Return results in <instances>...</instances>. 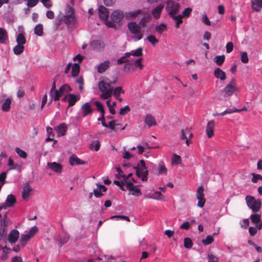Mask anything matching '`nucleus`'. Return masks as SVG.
Segmentation results:
<instances>
[{
  "instance_id": "1",
  "label": "nucleus",
  "mask_w": 262,
  "mask_h": 262,
  "mask_svg": "<svg viewBox=\"0 0 262 262\" xmlns=\"http://www.w3.org/2000/svg\"><path fill=\"white\" fill-rule=\"evenodd\" d=\"M116 81H111L107 78H104L98 82V89L101 93L100 95L101 99H108L111 97L114 91L112 85Z\"/></svg>"
},
{
  "instance_id": "2",
  "label": "nucleus",
  "mask_w": 262,
  "mask_h": 262,
  "mask_svg": "<svg viewBox=\"0 0 262 262\" xmlns=\"http://www.w3.org/2000/svg\"><path fill=\"white\" fill-rule=\"evenodd\" d=\"M125 17V14L120 10L114 11L110 16L111 20H106L105 25L110 28L117 29V24H119Z\"/></svg>"
},
{
  "instance_id": "3",
  "label": "nucleus",
  "mask_w": 262,
  "mask_h": 262,
  "mask_svg": "<svg viewBox=\"0 0 262 262\" xmlns=\"http://www.w3.org/2000/svg\"><path fill=\"white\" fill-rule=\"evenodd\" d=\"M136 170V175L141 179L142 181H147L148 180V171L145 165V161L141 160L134 167Z\"/></svg>"
},
{
  "instance_id": "4",
  "label": "nucleus",
  "mask_w": 262,
  "mask_h": 262,
  "mask_svg": "<svg viewBox=\"0 0 262 262\" xmlns=\"http://www.w3.org/2000/svg\"><path fill=\"white\" fill-rule=\"evenodd\" d=\"M127 27L133 34L132 38L134 41H137L143 38V34L141 31L139 24L138 25L134 21L130 22L128 24Z\"/></svg>"
},
{
  "instance_id": "5",
  "label": "nucleus",
  "mask_w": 262,
  "mask_h": 262,
  "mask_svg": "<svg viewBox=\"0 0 262 262\" xmlns=\"http://www.w3.org/2000/svg\"><path fill=\"white\" fill-rule=\"evenodd\" d=\"M180 6L179 4L172 0L166 2L165 9L168 15L171 17L176 15L179 12Z\"/></svg>"
},
{
  "instance_id": "6",
  "label": "nucleus",
  "mask_w": 262,
  "mask_h": 262,
  "mask_svg": "<svg viewBox=\"0 0 262 262\" xmlns=\"http://www.w3.org/2000/svg\"><path fill=\"white\" fill-rule=\"evenodd\" d=\"M238 91L234 79L227 84L222 90L221 92L225 97H229L232 96L235 92Z\"/></svg>"
},
{
  "instance_id": "7",
  "label": "nucleus",
  "mask_w": 262,
  "mask_h": 262,
  "mask_svg": "<svg viewBox=\"0 0 262 262\" xmlns=\"http://www.w3.org/2000/svg\"><path fill=\"white\" fill-rule=\"evenodd\" d=\"M246 201L248 206L254 212H258L261 206L260 200H255V199L251 195H247L246 197Z\"/></svg>"
},
{
  "instance_id": "8",
  "label": "nucleus",
  "mask_w": 262,
  "mask_h": 262,
  "mask_svg": "<svg viewBox=\"0 0 262 262\" xmlns=\"http://www.w3.org/2000/svg\"><path fill=\"white\" fill-rule=\"evenodd\" d=\"M193 133L189 128H185L181 129L179 136L180 140L185 142L187 146L191 143V139L193 137Z\"/></svg>"
},
{
  "instance_id": "9",
  "label": "nucleus",
  "mask_w": 262,
  "mask_h": 262,
  "mask_svg": "<svg viewBox=\"0 0 262 262\" xmlns=\"http://www.w3.org/2000/svg\"><path fill=\"white\" fill-rule=\"evenodd\" d=\"M196 197L198 200V206L202 208L205 204V199H204V188L202 186H199L196 190Z\"/></svg>"
},
{
  "instance_id": "10",
  "label": "nucleus",
  "mask_w": 262,
  "mask_h": 262,
  "mask_svg": "<svg viewBox=\"0 0 262 262\" xmlns=\"http://www.w3.org/2000/svg\"><path fill=\"white\" fill-rule=\"evenodd\" d=\"M33 189L29 183H26L23 187L22 191V198L25 201H28L29 197L33 194Z\"/></svg>"
},
{
  "instance_id": "11",
  "label": "nucleus",
  "mask_w": 262,
  "mask_h": 262,
  "mask_svg": "<svg viewBox=\"0 0 262 262\" xmlns=\"http://www.w3.org/2000/svg\"><path fill=\"white\" fill-rule=\"evenodd\" d=\"M80 111L81 116L83 117H86L88 115H91L93 112V110L91 106L88 102L84 103L81 107Z\"/></svg>"
},
{
  "instance_id": "12",
  "label": "nucleus",
  "mask_w": 262,
  "mask_h": 262,
  "mask_svg": "<svg viewBox=\"0 0 262 262\" xmlns=\"http://www.w3.org/2000/svg\"><path fill=\"white\" fill-rule=\"evenodd\" d=\"M142 14H143V11L141 9L134 10L126 12L125 17L126 19H133Z\"/></svg>"
},
{
  "instance_id": "13",
  "label": "nucleus",
  "mask_w": 262,
  "mask_h": 262,
  "mask_svg": "<svg viewBox=\"0 0 262 262\" xmlns=\"http://www.w3.org/2000/svg\"><path fill=\"white\" fill-rule=\"evenodd\" d=\"M214 127L215 122L214 120H211L208 122L206 128V133L209 138L213 136Z\"/></svg>"
},
{
  "instance_id": "14",
  "label": "nucleus",
  "mask_w": 262,
  "mask_h": 262,
  "mask_svg": "<svg viewBox=\"0 0 262 262\" xmlns=\"http://www.w3.org/2000/svg\"><path fill=\"white\" fill-rule=\"evenodd\" d=\"M91 48L94 50L101 51L105 47L104 43L99 40H94L90 43Z\"/></svg>"
},
{
  "instance_id": "15",
  "label": "nucleus",
  "mask_w": 262,
  "mask_h": 262,
  "mask_svg": "<svg viewBox=\"0 0 262 262\" xmlns=\"http://www.w3.org/2000/svg\"><path fill=\"white\" fill-rule=\"evenodd\" d=\"M74 20V9L70 7L69 8L68 14L64 16V22L67 24H71Z\"/></svg>"
},
{
  "instance_id": "16",
  "label": "nucleus",
  "mask_w": 262,
  "mask_h": 262,
  "mask_svg": "<svg viewBox=\"0 0 262 262\" xmlns=\"http://www.w3.org/2000/svg\"><path fill=\"white\" fill-rule=\"evenodd\" d=\"M70 164L72 166L76 165H85L86 162L81 160L75 155H72L69 158Z\"/></svg>"
},
{
  "instance_id": "17",
  "label": "nucleus",
  "mask_w": 262,
  "mask_h": 262,
  "mask_svg": "<svg viewBox=\"0 0 262 262\" xmlns=\"http://www.w3.org/2000/svg\"><path fill=\"white\" fill-rule=\"evenodd\" d=\"M98 12L100 19L106 21L109 16V12L107 9L103 6H101L99 7Z\"/></svg>"
},
{
  "instance_id": "18",
  "label": "nucleus",
  "mask_w": 262,
  "mask_h": 262,
  "mask_svg": "<svg viewBox=\"0 0 262 262\" xmlns=\"http://www.w3.org/2000/svg\"><path fill=\"white\" fill-rule=\"evenodd\" d=\"M19 236V232L15 229L12 230L9 234L8 241L11 244H14L17 241Z\"/></svg>"
},
{
  "instance_id": "19",
  "label": "nucleus",
  "mask_w": 262,
  "mask_h": 262,
  "mask_svg": "<svg viewBox=\"0 0 262 262\" xmlns=\"http://www.w3.org/2000/svg\"><path fill=\"white\" fill-rule=\"evenodd\" d=\"M214 76L221 81H224L227 78L225 72L219 68H216L214 70Z\"/></svg>"
},
{
  "instance_id": "20",
  "label": "nucleus",
  "mask_w": 262,
  "mask_h": 262,
  "mask_svg": "<svg viewBox=\"0 0 262 262\" xmlns=\"http://www.w3.org/2000/svg\"><path fill=\"white\" fill-rule=\"evenodd\" d=\"M164 8V5L160 4L156 7L152 11H151V14L153 16V17L156 19H158L160 18V15L161 13V12L162 10Z\"/></svg>"
},
{
  "instance_id": "21",
  "label": "nucleus",
  "mask_w": 262,
  "mask_h": 262,
  "mask_svg": "<svg viewBox=\"0 0 262 262\" xmlns=\"http://www.w3.org/2000/svg\"><path fill=\"white\" fill-rule=\"evenodd\" d=\"M48 167L51 168L53 171L57 173H60L62 170V165L56 162L48 163Z\"/></svg>"
},
{
  "instance_id": "22",
  "label": "nucleus",
  "mask_w": 262,
  "mask_h": 262,
  "mask_svg": "<svg viewBox=\"0 0 262 262\" xmlns=\"http://www.w3.org/2000/svg\"><path fill=\"white\" fill-rule=\"evenodd\" d=\"M251 221L256 224V227L258 230L262 229V223L260 222V216L257 214H253L251 215Z\"/></svg>"
},
{
  "instance_id": "23",
  "label": "nucleus",
  "mask_w": 262,
  "mask_h": 262,
  "mask_svg": "<svg viewBox=\"0 0 262 262\" xmlns=\"http://www.w3.org/2000/svg\"><path fill=\"white\" fill-rule=\"evenodd\" d=\"M251 7L253 11L259 12L262 8V0H251Z\"/></svg>"
},
{
  "instance_id": "24",
  "label": "nucleus",
  "mask_w": 262,
  "mask_h": 262,
  "mask_svg": "<svg viewBox=\"0 0 262 262\" xmlns=\"http://www.w3.org/2000/svg\"><path fill=\"white\" fill-rule=\"evenodd\" d=\"M110 67V61L108 60L101 63L97 67V71L99 73H104Z\"/></svg>"
},
{
  "instance_id": "25",
  "label": "nucleus",
  "mask_w": 262,
  "mask_h": 262,
  "mask_svg": "<svg viewBox=\"0 0 262 262\" xmlns=\"http://www.w3.org/2000/svg\"><path fill=\"white\" fill-rule=\"evenodd\" d=\"M142 15H143V16L140 20L139 24L140 26L142 27H145L146 24L150 21L151 17L149 14L147 13H144V12L143 14H142Z\"/></svg>"
},
{
  "instance_id": "26",
  "label": "nucleus",
  "mask_w": 262,
  "mask_h": 262,
  "mask_svg": "<svg viewBox=\"0 0 262 262\" xmlns=\"http://www.w3.org/2000/svg\"><path fill=\"white\" fill-rule=\"evenodd\" d=\"M145 122L149 128L157 124L155 118L150 114H148L145 116Z\"/></svg>"
},
{
  "instance_id": "27",
  "label": "nucleus",
  "mask_w": 262,
  "mask_h": 262,
  "mask_svg": "<svg viewBox=\"0 0 262 262\" xmlns=\"http://www.w3.org/2000/svg\"><path fill=\"white\" fill-rule=\"evenodd\" d=\"M97 186H98V188L97 189L94 190V195L96 198H100L103 195L101 193V192L102 191H103V192L106 191L107 190V188L105 186H104V185H97Z\"/></svg>"
},
{
  "instance_id": "28",
  "label": "nucleus",
  "mask_w": 262,
  "mask_h": 262,
  "mask_svg": "<svg viewBox=\"0 0 262 262\" xmlns=\"http://www.w3.org/2000/svg\"><path fill=\"white\" fill-rule=\"evenodd\" d=\"M56 130L58 136H63L67 132V127L64 124H60L57 127Z\"/></svg>"
},
{
  "instance_id": "29",
  "label": "nucleus",
  "mask_w": 262,
  "mask_h": 262,
  "mask_svg": "<svg viewBox=\"0 0 262 262\" xmlns=\"http://www.w3.org/2000/svg\"><path fill=\"white\" fill-rule=\"evenodd\" d=\"M8 165L10 167V168L9 169V170L16 169L18 170L19 171H20V166L17 164H15L14 163L13 160L11 159L10 158L8 160Z\"/></svg>"
},
{
  "instance_id": "30",
  "label": "nucleus",
  "mask_w": 262,
  "mask_h": 262,
  "mask_svg": "<svg viewBox=\"0 0 262 262\" xmlns=\"http://www.w3.org/2000/svg\"><path fill=\"white\" fill-rule=\"evenodd\" d=\"M16 202L14 196L12 194H9L8 195L6 201V204L7 207H12L13 206Z\"/></svg>"
},
{
  "instance_id": "31",
  "label": "nucleus",
  "mask_w": 262,
  "mask_h": 262,
  "mask_svg": "<svg viewBox=\"0 0 262 262\" xmlns=\"http://www.w3.org/2000/svg\"><path fill=\"white\" fill-rule=\"evenodd\" d=\"M7 32L3 28H0V42L4 43L7 39Z\"/></svg>"
},
{
  "instance_id": "32",
  "label": "nucleus",
  "mask_w": 262,
  "mask_h": 262,
  "mask_svg": "<svg viewBox=\"0 0 262 262\" xmlns=\"http://www.w3.org/2000/svg\"><path fill=\"white\" fill-rule=\"evenodd\" d=\"M167 172V169L166 168L164 163L160 162L158 165V173L159 174L166 175Z\"/></svg>"
},
{
  "instance_id": "33",
  "label": "nucleus",
  "mask_w": 262,
  "mask_h": 262,
  "mask_svg": "<svg viewBox=\"0 0 262 262\" xmlns=\"http://www.w3.org/2000/svg\"><path fill=\"white\" fill-rule=\"evenodd\" d=\"M68 96H69L68 107L74 105L76 102V101L78 100V98L74 94H70L68 95Z\"/></svg>"
},
{
  "instance_id": "34",
  "label": "nucleus",
  "mask_w": 262,
  "mask_h": 262,
  "mask_svg": "<svg viewBox=\"0 0 262 262\" xmlns=\"http://www.w3.org/2000/svg\"><path fill=\"white\" fill-rule=\"evenodd\" d=\"M30 238L31 237L27 233L22 234L20 237L19 243L23 247H24Z\"/></svg>"
},
{
  "instance_id": "35",
  "label": "nucleus",
  "mask_w": 262,
  "mask_h": 262,
  "mask_svg": "<svg viewBox=\"0 0 262 262\" xmlns=\"http://www.w3.org/2000/svg\"><path fill=\"white\" fill-rule=\"evenodd\" d=\"M80 70V66L79 63H74L72 67V75L73 77L77 76Z\"/></svg>"
},
{
  "instance_id": "36",
  "label": "nucleus",
  "mask_w": 262,
  "mask_h": 262,
  "mask_svg": "<svg viewBox=\"0 0 262 262\" xmlns=\"http://www.w3.org/2000/svg\"><path fill=\"white\" fill-rule=\"evenodd\" d=\"M11 103V99L9 98L6 99L2 105L3 111L4 112L9 111L10 109Z\"/></svg>"
},
{
  "instance_id": "37",
  "label": "nucleus",
  "mask_w": 262,
  "mask_h": 262,
  "mask_svg": "<svg viewBox=\"0 0 262 262\" xmlns=\"http://www.w3.org/2000/svg\"><path fill=\"white\" fill-rule=\"evenodd\" d=\"M142 51L143 48L141 47L138 48L136 50H133L129 53L128 56L129 57L130 55L134 56H141L142 55Z\"/></svg>"
},
{
  "instance_id": "38",
  "label": "nucleus",
  "mask_w": 262,
  "mask_h": 262,
  "mask_svg": "<svg viewBox=\"0 0 262 262\" xmlns=\"http://www.w3.org/2000/svg\"><path fill=\"white\" fill-rule=\"evenodd\" d=\"M225 59V55L216 56L214 57L213 60L217 65L220 66L223 64Z\"/></svg>"
},
{
  "instance_id": "39",
  "label": "nucleus",
  "mask_w": 262,
  "mask_h": 262,
  "mask_svg": "<svg viewBox=\"0 0 262 262\" xmlns=\"http://www.w3.org/2000/svg\"><path fill=\"white\" fill-rule=\"evenodd\" d=\"M24 46L23 45L17 44L13 48V52L15 55H19L23 52Z\"/></svg>"
},
{
  "instance_id": "40",
  "label": "nucleus",
  "mask_w": 262,
  "mask_h": 262,
  "mask_svg": "<svg viewBox=\"0 0 262 262\" xmlns=\"http://www.w3.org/2000/svg\"><path fill=\"white\" fill-rule=\"evenodd\" d=\"M50 96L54 101L59 100V98L61 96L59 90H55L50 92Z\"/></svg>"
},
{
  "instance_id": "41",
  "label": "nucleus",
  "mask_w": 262,
  "mask_h": 262,
  "mask_svg": "<svg viewBox=\"0 0 262 262\" xmlns=\"http://www.w3.org/2000/svg\"><path fill=\"white\" fill-rule=\"evenodd\" d=\"M129 190L131 192L132 195L140 196L142 194L140 190L138 188L137 186H134Z\"/></svg>"
},
{
  "instance_id": "42",
  "label": "nucleus",
  "mask_w": 262,
  "mask_h": 262,
  "mask_svg": "<svg viewBox=\"0 0 262 262\" xmlns=\"http://www.w3.org/2000/svg\"><path fill=\"white\" fill-rule=\"evenodd\" d=\"M16 41L17 44L24 45L26 43V40L23 33H21L17 35L16 37Z\"/></svg>"
},
{
  "instance_id": "43",
  "label": "nucleus",
  "mask_w": 262,
  "mask_h": 262,
  "mask_svg": "<svg viewBox=\"0 0 262 262\" xmlns=\"http://www.w3.org/2000/svg\"><path fill=\"white\" fill-rule=\"evenodd\" d=\"M59 91L61 95L62 96L66 93L71 91V89L68 84H64L59 89Z\"/></svg>"
},
{
  "instance_id": "44",
  "label": "nucleus",
  "mask_w": 262,
  "mask_h": 262,
  "mask_svg": "<svg viewBox=\"0 0 262 262\" xmlns=\"http://www.w3.org/2000/svg\"><path fill=\"white\" fill-rule=\"evenodd\" d=\"M167 29L166 25L164 24H161L155 27V31L160 34H161Z\"/></svg>"
},
{
  "instance_id": "45",
  "label": "nucleus",
  "mask_w": 262,
  "mask_h": 262,
  "mask_svg": "<svg viewBox=\"0 0 262 262\" xmlns=\"http://www.w3.org/2000/svg\"><path fill=\"white\" fill-rule=\"evenodd\" d=\"M121 93H124V91L121 87L118 86L115 89L114 88L113 95L116 99H119V96Z\"/></svg>"
},
{
  "instance_id": "46",
  "label": "nucleus",
  "mask_w": 262,
  "mask_h": 262,
  "mask_svg": "<svg viewBox=\"0 0 262 262\" xmlns=\"http://www.w3.org/2000/svg\"><path fill=\"white\" fill-rule=\"evenodd\" d=\"M173 19H174L176 21V25L175 27L176 28H179V25L183 23L182 21V18L181 16L178 15H175L174 16L171 17Z\"/></svg>"
},
{
  "instance_id": "47",
  "label": "nucleus",
  "mask_w": 262,
  "mask_h": 262,
  "mask_svg": "<svg viewBox=\"0 0 262 262\" xmlns=\"http://www.w3.org/2000/svg\"><path fill=\"white\" fill-rule=\"evenodd\" d=\"M34 33L38 36H41L43 33V26L41 24L36 26L34 28Z\"/></svg>"
},
{
  "instance_id": "48",
  "label": "nucleus",
  "mask_w": 262,
  "mask_h": 262,
  "mask_svg": "<svg viewBox=\"0 0 262 262\" xmlns=\"http://www.w3.org/2000/svg\"><path fill=\"white\" fill-rule=\"evenodd\" d=\"M122 183L126 185L127 188L129 190V188L134 186L132 181L130 180L127 179V177H124L122 180Z\"/></svg>"
},
{
  "instance_id": "49",
  "label": "nucleus",
  "mask_w": 262,
  "mask_h": 262,
  "mask_svg": "<svg viewBox=\"0 0 262 262\" xmlns=\"http://www.w3.org/2000/svg\"><path fill=\"white\" fill-rule=\"evenodd\" d=\"M129 53H125L124 55L121 58H119L117 60V63L118 64H121L123 63L127 62L129 61V60L127 59V58H128Z\"/></svg>"
},
{
  "instance_id": "50",
  "label": "nucleus",
  "mask_w": 262,
  "mask_h": 262,
  "mask_svg": "<svg viewBox=\"0 0 262 262\" xmlns=\"http://www.w3.org/2000/svg\"><path fill=\"white\" fill-rule=\"evenodd\" d=\"M147 40L150 42L153 46L159 42V40L154 35H150L147 36Z\"/></svg>"
},
{
  "instance_id": "51",
  "label": "nucleus",
  "mask_w": 262,
  "mask_h": 262,
  "mask_svg": "<svg viewBox=\"0 0 262 262\" xmlns=\"http://www.w3.org/2000/svg\"><path fill=\"white\" fill-rule=\"evenodd\" d=\"M100 143L98 141H93L90 145V148L91 150L98 151L100 148Z\"/></svg>"
},
{
  "instance_id": "52",
  "label": "nucleus",
  "mask_w": 262,
  "mask_h": 262,
  "mask_svg": "<svg viewBox=\"0 0 262 262\" xmlns=\"http://www.w3.org/2000/svg\"><path fill=\"white\" fill-rule=\"evenodd\" d=\"M15 151L20 157L23 159H26L27 157V153L18 147L15 148Z\"/></svg>"
},
{
  "instance_id": "53",
  "label": "nucleus",
  "mask_w": 262,
  "mask_h": 262,
  "mask_svg": "<svg viewBox=\"0 0 262 262\" xmlns=\"http://www.w3.org/2000/svg\"><path fill=\"white\" fill-rule=\"evenodd\" d=\"M184 247L187 249L191 248L192 246V242L190 238L186 237L184 239Z\"/></svg>"
},
{
  "instance_id": "54",
  "label": "nucleus",
  "mask_w": 262,
  "mask_h": 262,
  "mask_svg": "<svg viewBox=\"0 0 262 262\" xmlns=\"http://www.w3.org/2000/svg\"><path fill=\"white\" fill-rule=\"evenodd\" d=\"M251 175L252 176V182L253 183H256L258 180H262V176L260 174L252 173Z\"/></svg>"
},
{
  "instance_id": "55",
  "label": "nucleus",
  "mask_w": 262,
  "mask_h": 262,
  "mask_svg": "<svg viewBox=\"0 0 262 262\" xmlns=\"http://www.w3.org/2000/svg\"><path fill=\"white\" fill-rule=\"evenodd\" d=\"M213 240L214 239L213 236L211 235H208L205 239L202 240V243L204 245H208L211 244L213 241Z\"/></svg>"
},
{
  "instance_id": "56",
  "label": "nucleus",
  "mask_w": 262,
  "mask_h": 262,
  "mask_svg": "<svg viewBox=\"0 0 262 262\" xmlns=\"http://www.w3.org/2000/svg\"><path fill=\"white\" fill-rule=\"evenodd\" d=\"M95 104L96 105L98 110L101 113L102 116L104 115V110L103 105L99 101H95Z\"/></svg>"
},
{
  "instance_id": "57",
  "label": "nucleus",
  "mask_w": 262,
  "mask_h": 262,
  "mask_svg": "<svg viewBox=\"0 0 262 262\" xmlns=\"http://www.w3.org/2000/svg\"><path fill=\"white\" fill-rule=\"evenodd\" d=\"M192 11V9L190 8H186L182 13V14L179 15L181 16L182 17H188L189 16L190 14Z\"/></svg>"
},
{
  "instance_id": "58",
  "label": "nucleus",
  "mask_w": 262,
  "mask_h": 262,
  "mask_svg": "<svg viewBox=\"0 0 262 262\" xmlns=\"http://www.w3.org/2000/svg\"><path fill=\"white\" fill-rule=\"evenodd\" d=\"M116 169L117 171V173L116 174V178L117 179L124 178L126 177L125 175L123 174V171L120 167H116Z\"/></svg>"
},
{
  "instance_id": "59",
  "label": "nucleus",
  "mask_w": 262,
  "mask_h": 262,
  "mask_svg": "<svg viewBox=\"0 0 262 262\" xmlns=\"http://www.w3.org/2000/svg\"><path fill=\"white\" fill-rule=\"evenodd\" d=\"M40 2L42 3L43 5L47 8H50L53 5L52 2L51 0H40Z\"/></svg>"
},
{
  "instance_id": "60",
  "label": "nucleus",
  "mask_w": 262,
  "mask_h": 262,
  "mask_svg": "<svg viewBox=\"0 0 262 262\" xmlns=\"http://www.w3.org/2000/svg\"><path fill=\"white\" fill-rule=\"evenodd\" d=\"M130 111V107L128 105H126L124 107H122L120 110L119 114L124 115Z\"/></svg>"
},
{
  "instance_id": "61",
  "label": "nucleus",
  "mask_w": 262,
  "mask_h": 262,
  "mask_svg": "<svg viewBox=\"0 0 262 262\" xmlns=\"http://www.w3.org/2000/svg\"><path fill=\"white\" fill-rule=\"evenodd\" d=\"M172 163H174L176 164H179L181 163V158L180 156L177 155L176 154H174L172 158Z\"/></svg>"
},
{
  "instance_id": "62",
  "label": "nucleus",
  "mask_w": 262,
  "mask_h": 262,
  "mask_svg": "<svg viewBox=\"0 0 262 262\" xmlns=\"http://www.w3.org/2000/svg\"><path fill=\"white\" fill-rule=\"evenodd\" d=\"M241 61L244 63L248 62L249 59L247 52H243L241 53Z\"/></svg>"
},
{
  "instance_id": "63",
  "label": "nucleus",
  "mask_w": 262,
  "mask_h": 262,
  "mask_svg": "<svg viewBox=\"0 0 262 262\" xmlns=\"http://www.w3.org/2000/svg\"><path fill=\"white\" fill-rule=\"evenodd\" d=\"M38 229L36 226H34L31 228L29 232L27 234L31 237H32L37 232Z\"/></svg>"
},
{
  "instance_id": "64",
  "label": "nucleus",
  "mask_w": 262,
  "mask_h": 262,
  "mask_svg": "<svg viewBox=\"0 0 262 262\" xmlns=\"http://www.w3.org/2000/svg\"><path fill=\"white\" fill-rule=\"evenodd\" d=\"M142 61V58H139L138 59H137L135 61V63H134L135 66L136 68H138L140 69H142L143 67V64L141 63Z\"/></svg>"
}]
</instances>
